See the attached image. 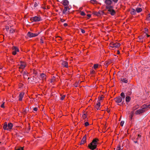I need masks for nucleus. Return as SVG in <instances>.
Wrapping results in <instances>:
<instances>
[{"label": "nucleus", "instance_id": "obj_1", "mask_svg": "<svg viewBox=\"0 0 150 150\" xmlns=\"http://www.w3.org/2000/svg\"><path fill=\"white\" fill-rule=\"evenodd\" d=\"M150 108V103L146 105H143L142 109L138 110L135 111V114L136 115L140 114L144 112L146 110V108Z\"/></svg>", "mask_w": 150, "mask_h": 150}, {"label": "nucleus", "instance_id": "obj_2", "mask_svg": "<svg viewBox=\"0 0 150 150\" xmlns=\"http://www.w3.org/2000/svg\"><path fill=\"white\" fill-rule=\"evenodd\" d=\"M98 140V139H94L92 142L88 145V147L92 150L96 149L97 147V143Z\"/></svg>", "mask_w": 150, "mask_h": 150}, {"label": "nucleus", "instance_id": "obj_3", "mask_svg": "<svg viewBox=\"0 0 150 150\" xmlns=\"http://www.w3.org/2000/svg\"><path fill=\"white\" fill-rule=\"evenodd\" d=\"M105 3L104 6H105L106 8H109L113 6H112L113 2L111 0H103Z\"/></svg>", "mask_w": 150, "mask_h": 150}, {"label": "nucleus", "instance_id": "obj_4", "mask_svg": "<svg viewBox=\"0 0 150 150\" xmlns=\"http://www.w3.org/2000/svg\"><path fill=\"white\" fill-rule=\"evenodd\" d=\"M113 6L109 8H106L108 10V13L110 14L111 16H114L116 13L115 11L113 9Z\"/></svg>", "mask_w": 150, "mask_h": 150}, {"label": "nucleus", "instance_id": "obj_5", "mask_svg": "<svg viewBox=\"0 0 150 150\" xmlns=\"http://www.w3.org/2000/svg\"><path fill=\"white\" fill-rule=\"evenodd\" d=\"M110 46L109 47V48L110 49H112V48L114 47H118L120 46V45L119 43H111L110 44Z\"/></svg>", "mask_w": 150, "mask_h": 150}, {"label": "nucleus", "instance_id": "obj_6", "mask_svg": "<svg viewBox=\"0 0 150 150\" xmlns=\"http://www.w3.org/2000/svg\"><path fill=\"white\" fill-rule=\"evenodd\" d=\"M31 20L32 22H38L42 20L41 17L40 16H35L31 18Z\"/></svg>", "mask_w": 150, "mask_h": 150}, {"label": "nucleus", "instance_id": "obj_7", "mask_svg": "<svg viewBox=\"0 0 150 150\" xmlns=\"http://www.w3.org/2000/svg\"><path fill=\"white\" fill-rule=\"evenodd\" d=\"M40 33V32L36 33H33L30 32H29L27 33V35L29 37L31 38L38 36Z\"/></svg>", "mask_w": 150, "mask_h": 150}, {"label": "nucleus", "instance_id": "obj_8", "mask_svg": "<svg viewBox=\"0 0 150 150\" xmlns=\"http://www.w3.org/2000/svg\"><path fill=\"white\" fill-rule=\"evenodd\" d=\"M70 8L68 6H65L62 11V13L65 14H67L69 12Z\"/></svg>", "mask_w": 150, "mask_h": 150}, {"label": "nucleus", "instance_id": "obj_9", "mask_svg": "<svg viewBox=\"0 0 150 150\" xmlns=\"http://www.w3.org/2000/svg\"><path fill=\"white\" fill-rule=\"evenodd\" d=\"M122 100H123L122 98L120 96L117 97L115 98V102L117 103H120Z\"/></svg>", "mask_w": 150, "mask_h": 150}, {"label": "nucleus", "instance_id": "obj_10", "mask_svg": "<svg viewBox=\"0 0 150 150\" xmlns=\"http://www.w3.org/2000/svg\"><path fill=\"white\" fill-rule=\"evenodd\" d=\"M104 14L103 11H100L98 12H94L93 13V14L96 15L98 16H100L101 15H103Z\"/></svg>", "mask_w": 150, "mask_h": 150}, {"label": "nucleus", "instance_id": "obj_11", "mask_svg": "<svg viewBox=\"0 0 150 150\" xmlns=\"http://www.w3.org/2000/svg\"><path fill=\"white\" fill-rule=\"evenodd\" d=\"M13 51L12 52V54L13 55H15L16 54L17 52H19V49H18L16 47H13Z\"/></svg>", "mask_w": 150, "mask_h": 150}, {"label": "nucleus", "instance_id": "obj_12", "mask_svg": "<svg viewBox=\"0 0 150 150\" xmlns=\"http://www.w3.org/2000/svg\"><path fill=\"white\" fill-rule=\"evenodd\" d=\"M63 5L65 6H68L69 4V2L67 0H64L62 1Z\"/></svg>", "mask_w": 150, "mask_h": 150}, {"label": "nucleus", "instance_id": "obj_13", "mask_svg": "<svg viewBox=\"0 0 150 150\" xmlns=\"http://www.w3.org/2000/svg\"><path fill=\"white\" fill-rule=\"evenodd\" d=\"M20 65V66L19 67L20 69H23L25 67V63L22 62H21Z\"/></svg>", "mask_w": 150, "mask_h": 150}, {"label": "nucleus", "instance_id": "obj_14", "mask_svg": "<svg viewBox=\"0 0 150 150\" xmlns=\"http://www.w3.org/2000/svg\"><path fill=\"white\" fill-rule=\"evenodd\" d=\"M8 125V131H10L11 129L12 128L13 125V124L11 122L8 123V124H7Z\"/></svg>", "mask_w": 150, "mask_h": 150}, {"label": "nucleus", "instance_id": "obj_15", "mask_svg": "<svg viewBox=\"0 0 150 150\" xmlns=\"http://www.w3.org/2000/svg\"><path fill=\"white\" fill-rule=\"evenodd\" d=\"M24 93L23 92L21 93L19 95V100L21 101L24 96Z\"/></svg>", "mask_w": 150, "mask_h": 150}, {"label": "nucleus", "instance_id": "obj_16", "mask_svg": "<svg viewBox=\"0 0 150 150\" xmlns=\"http://www.w3.org/2000/svg\"><path fill=\"white\" fill-rule=\"evenodd\" d=\"M62 64L64 67L67 68L68 67V63L67 62L64 61H62Z\"/></svg>", "mask_w": 150, "mask_h": 150}, {"label": "nucleus", "instance_id": "obj_17", "mask_svg": "<svg viewBox=\"0 0 150 150\" xmlns=\"http://www.w3.org/2000/svg\"><path fill=\"white\" fill-rule=\"evenodd\" d=\"M86 142V136H85L83 137L80 143V144H82Z\"/></svg>", "mask_w": 150, "mask_h": 150}, {"label": "nucleus", "instance_id": "obj_18", "mask_svg": "<svg viewBox=\"0 0 150 150\" xmlns=\"http://www.w3.org/2000/svg\"><path fill=\"white\" fill-rule=\"evenodd\" d=\"M8 128L7 123V122H5L4 123L3 126V129L4 130H7L8 131Z\"/></svg>", "mask_w": 150, "mask_h": 150}, {"label": "nucleus", "instance_id": "obj_19", "mask_svg": "<svg viewBox=\"0 0 150 150\" xmlns=\"http://www.w3.org/2000/svg\"><path fill=\"white\" fill-rule=\"evenodd\" d=\"M45 76L46 75L45 74L42 73L40 75V78L43 80H44L46 79Z\"/></svg>", "mask_w": 150, "mask_h": 150}, {"label": "nucleus", "instance_id": "obj_20", "mask_svg": "<svg viewBox=\"0 0 150 150\" xmlns=\"http://www.w3.org/2000/svg\"><path fill=\"white\" fill-rule=\"evenodd\" d=\"M121 81L122 82L127 83L128 82L127 80L125 78H121Z\"/></svg>", "mask_w": 150, "mask_h": 150}, {"label": "nucleus", "instance_id": "obj_21", "mask_svg": "<svg viewBox=\"0 0 150 150\" xmlns=\"http://www.w3.org/2000/svg\"><path fill=\"white\" fill-rule=\"evenodd\" d=\"M100 106V102H98V103L96 104V105L95 107L98 110Z\"/></svg>", "mask_w": 150, "mask_h": 150}, {"label": "nucleus", "instance_id": "obj_22", "mask_svg": "<svg viewBox=\"0 0 150 150\" xmlns=\"http://www.w3.org/2000/svg\"><path fill=\"white\" fill-rule=\"evenodd\" d=\"M144 36H141L138 37V38L139 40V41L141 42H143V39Z\"/></svg>", "mask_w": 150, "mask_h": 150}, {"label": "nucleus", "instance_id": "obj_23", "mask_svg": "<svg viewBox=\"0 0 150 150\" xmlns=\"http://www.w3.org/2000/svg\"><path fill=\"white\" fill-rule=\"evenodd\" d=\"M131 99V98L129 96L126 97L125 98L126 101L127 102H129Z\"/></svg>", "mask_w": 150, "mask_h": 150}, {"label": "nucleus", "instance_id": "obj_24", "mask_svg": "<svg viewBox=\"0 0 150 150\" xmlns=\"http://www.w3.org/2000/svg\"><path fill=\"white\" fill-rule=\"evenodd\" d=\"M136 11L134 9H132L130 13L132 15H135L136 13Z\"/></svg>", "mask_w": 150, "mask_h": 150}, {"label": "nucleus", "instance_id": "obj_25", "mask_svg": "<svg viewBox=\"0 0 150 150\" xmlns=\"http://www.w3.org/2000/svg\"><path fill=\"white\" fill-rule=\"evenodd\" d=\"M142 10V9L141 8H137L136 9V11L137 13L141 12Z\"/></svg>", "mask_w": 150, "mask_h": 150}, {"label": "nucleus", "instance_id": "obj_26", "mask_svg": "<svg viewBox=\"0 0 150 150\" xmlns=\"http://www.w3.org/2000/svg\"><path fill=\"white\" fill-rule=\"evenodd\" d=\"M120 96H121V97H122V98L123 100H124L125 97V94L124 93L122 92L120 94Z\"/></svg>", "mask_w": 150, "mask_h": 150}, {"label": "nucleus", "instance_id": "obj_27", "mask_svg": "<svg viewBox=\"0 0 150 150\" xmlns=\"http://www.w3.org/2000/svg\"><path fill=\"white\" fill-rule=\"evenodd\" d=\"M82 117L84 119H85L86 118V114L83 113L82 115Z\"/></svg>", "mask_w": 150, "mask_h": 150}, {"label": "nucleus", "instance_id": "obj_28", "mask_svg": "<svg viewBox=\"0 0 150 150\" xmlns=\"http://www.w3.org/2000/svg\"><path fill=\"white\" fill-rule=\"evenodd\" d=\"M15 32V30L13 28H11L10 30V33H13Z\"/></svg>", "mask_w": 150, "mask_h": 150}, {"label": "nucleus", "instance_id": "obj_29", "mask_svg": "<svg viewBox=\"0 0 150 150\" xmlns=\"http://www.w3.org/2000/svg\"><path fill=\"white\" fill-rule=\"evenodd\" d=\"M98 64H94L93 66V68L95 69H96L98 67Z\"/></svg>", "mask_w": 150, "mask_h": 150}, {"label": "nucleus", "instance_id": "obj_30", "mask_svg": "<svg viewBox=\"0 0 150 150\" xmlns=\"http://www.w3.org/2000/svg\"><path fill=\"white\" fill-rule=\"evenodd\" d=\"M90 1L91 3L93 4H94L96 2V0H91Z\"/></svg>", "mask_w": 150, "mask_h": 150}, {"label": "nucleus", "instance_id": "obj_31", "mask_svg": "<svg viewBox=\"0 0 150 150\" xmlns=\"http://www.w3.org/2000/svg\"><path fill=\"white\" fill-rule=\"evenodd\" d=\"M146 19L147 20L149 21L150 20V14H149L147 17Z\"/></svg>", "mask_w": 150, "mask_h": 150}, {"label": "nucleus", "instance_id": "obj_32", "mask_svg": "<svg viewBox=\"0 0 150 150\" xmlns=\"http://www.w3.org/2000/svg\"><path fill=\"white\" fill-rule=\"evenodd\" d=\"M103 97L102 96H101V97H99L98 98L99 100L98 101V102H100V101L101 100H102L103 99Z\"/></svg>", "mask_w": 150, "mask_h": 150}, {"label": "nucleus", "instance_id": "obj_33", "mask_svg": "<svg viewBox=\"0 0 150 150\" xmlns=\"http://www.w3.org/2000/svg\"><path fill=\"white\" fill-rule=\"evenodd\" d=\"M65 97V95L62 96H61V100H63L64 99Z\"/></svg>", "mask_w": 150, "mask_h": 150}, {"label": "nucleus", "instance_id": "obj_34", "mask_svg": "<svg viewBox=\"0 0 150 150\" xmlns=\"http://www.w3.org/2000/svg\"><path fill=\"white\" fill-rule=\"evenodd\" d=\"M81 16H84L85 15V13L84 12L82 11L81 13Z\"/></svg>", "mask_w": 150, "mask_h": 150}, {"label": "nucleus", "instance_id": "obj_35", "mask_svg": "<svg viewBox=\"0 0 150 150\" xmlns=\"http://www.w3.org/2000/svg\"><path fill=\"white\" fill-rule=\"evenodd\" d=\"M124 123V121H121L120 122V125L122 126H123Z\"/></svg>", "mask_w": 150, "mask_h": 150}, {"label": "nucleus", "instance_id": "obj_36", "mask_svg": "<svg viewBox=\"0 0 150 150\" xmlns=\"http://www.w3.org/2000/svg\"><path fill=\"white\" fill-rule=\"evenodd\" d=\"M89 125V123L88 122H86L85 123V125L86 127L88 126Z\"/></svg>", "mask_w": 150, "mask_h": 150}, {"label": "nucleus", "instance_id": "obj_37", "mask_svg": "<svg viewBox=\"0 0 150 150\" xmlns=\"http://www.w3.org/2000/svg\"><path fill=\"white\" fill-rule=\"evenodd\" d=\"M139 107V105H136V106H135V107H134V109H136L137 108H138Z\"/></svg>", "mask_w": 150, "mask_h": 150}, {"label": "nucleus", "instance_id": "obj_38", "mask_svg": "<svg viewBox=\"0 0 150 150\" xmlns=\"http://www.w3.org/2000/svg\"><path fill=\"white\" fill-rule=\"evenodd\" d=\"M133 116V114H131V115H130V116H129L130 119L131 120L132 119Z\"/></svg>", "mask_w": 150, "mask_h": 150}, {"label": "nucleus", "instance_id": "obj_39", "mask_svg": "<svg viewBox=\"0 0 150 150\" xmlns=\"http://www.w3.org/2000/svg\"><path fill=\"white\" fill-rule=\"evenodd\" d=\"M23 76L24 77H26V76H27V74H26V72L25 71H24V72H23Z\"/></svg>", "mask_w": 150, "mask_h": 150}, {"label": "nucleus", "instance_id": "obj_40", "mask_svg": "<svg viewBox=\"0 0 150 150\" xmlns=\"http://www.w3.org/2000/svg\"><path fill=\"white\" fill-rule=\"evenodd\" d=\"M4 102H3V103H2V104L1 105V107L2 108H4Z\"/></svg>", "mask_w": 150, "mask_h": 150}, {"label": "nucleus", "instance_id": "obj_41", "mask_svg": "<svg viewBox=\"0 0 150 150\" xmlns=\"http://www.w3.org/2000/svg\"><path fill=\"white\" fill-rule=\"evenodd\" d=\"M81 32L82 33H85V31L84 30H83L82 29H81Z\"/></svg>", "mask_w": 150, "mask_h": 150}, {"label": "nucleus", "instance_id": "obj_42", "mask_svg": "<svg viewBox=\"0 0 150 150\" xmlns=\"http://www.w3.org/2000/svg\"><path fill=\"white\" fill-rule=\"evenodd\" d=\"M33 110L35 111H37L38 110V108H37L35 107L33 108Z\"/></svg>", "mask_w": 150, "mask_h": 150}, {"label": "nucleus", "instance_id": "obj_43", "mask_svg": "<svg viewBox=\"0 0 150 150\" xmlns=\"http://www.w3.org/2000/svg\"><path fill=\"white\" fill-rule=\"evenodd\" d=\"M9 28V27L8 26H6V30L7 31H8Z\"/></svg>", "mask_w": 150, "mask_h": 150}, {"label": "nucleus", "instance_id": "obj_44", "mask_svg": "<svg viewBox=\"0 0 150 150\" xmlns=\"http://www.w3.org/2000/svg\"><path fill=\"white\" fill-rule=\"evenodd\" d=\"M120 146H118L117 148V150H120Z\"/></svg>", "mask_w": 150, "mask_h": 150}, {"label": "nucleus", "instance_id": "obj_45", "mask_svg": "<svg viewBox=\"0 0 150 150\" xmlns=\"http://www.w3.org/2000/svg\"><path fill=\"white\" fill-rule=\"evenodd\" d=\"M60 21L61 22H63L65 21V20L64 19H61Z\"/></svg>", "mask_w": 150, "mask_h": 150}, {"label": "nucleus", "instance_id": "obj_46", "mask_svg": "<svg viewBox=\"0 0 150 150\" xmlns=\"http://www.w3.org/2000/svg\"><path fill=\"white\" fill-rule=\"evenodd\" d=\"M114 3H115L117 2L118 0H112Z\"/></svg>", "mask_w": 150, "mask_h": 150}, {"label": "nucleus", "instance_id": "obj_47", "mask_svg": "<svg viewBox=\"0 0 150 150\" xmlns=\"http://www.w3.org/2000/svg\"><path fill=\"white\" fill-rule=\"evenodd\" d=\"M40 42L42 43H44L43 41L42 40V38H41L40 39Z\"/></svg>", "mask_w": 150, "mask_h": 150}, {"label": "nucleus", "instance_id": "obj_48", "mask_svg": "<svg viewBox=\"0 0 150 150\" xmlns=\"http://www.w3.org/2000/svg\"><path fill=\"white\" fill-rule=\"evenodd\" d=\"M141 137V135H140L139 134L138 135V137L137 138V139H138L139 138Z\"/></svg>", "mask_w": 150, "mask_h": 150}, {"label": "nucleus", "instance_id": "obj_49", "mask_svg": "<svg viewBox=\"0 0 150 150\" xmlns=\"http://www.w3.org/2000/svg\"><path fill=\"white\" fill-rule=\"evenodd\" d=\"M64 26L65 27H66L67 26V24L66 23H64Z\"/></svg>", "mask_w": 150, "mask_h": 150}, {"label": "nucleus", "instance_id": "obj_50", "mask_svg": "<svg viewBox=\"0 0 150 150\" xmlns=\"http://www.w3.org/2000/svg\"><path fill=\"white\" fill-rule=\"evenodd\" d=\"M17 150H23V149L22 148H21L17 149Z\"/></svg>", "mask_w": 150, "mask_h": 150}, {"label": "nucleus", "instance_id": "obj_51", "mask_svg": "<svg viewBox=\"0 0 150 150\" xmlns=\"http://www.w3.org/2000/svg\"><path fill=\"white\" fill-rule=\"evenodd\" d=\"M87 16H88L89 18H90L91 17V14H88L87 15Z\"/></svg>", "mask_w": 150, "mask_h": 150}, {"label": "nucleus", "instance_id": "obj_52", "mask_svg": "<svg viewBox=\"0 0 150 150\" xmlns=\"http://www.w3.org/2000/svg\"><path fill=\"white\" fill-rule=\"evenodd\" d=\"M105 64L107 66L108 65V62H105Z\"/></svg>", "mask_w": 150, "mask_h": 150}, {"label": "nucleus", "instance_id": "obj_53", "mask_svg": "<svg viewBox=\"0 0 150 150\" xmlns=\"http://www.w3.org/2000/svg\"><path fill=\"white\" fill-rule=\"evenodd\" d=\"M120 53V51H117V54H119Z\"/></svg>", "mask_w": 150, "mask_h": 150}, {"label": "nucleus", "instance_id": "obj_54", "mask_svg": "<svg viewBox=\"0 0 150 150\" xmlns=\"http://www.w3.org/2000/svg\"><path fill=\"white\" fill-rule=\"evenodd\" d=\"M146 35H147V37H149L150 36V35H147V34H146Z\"/></svg>", "mask_w": 150, "mask_h": 150}, {"label": "nucleus", "instance_id": "obj_55", "mask_svg": "<svg viewBox=\"0 0 150 150\" xmlns=\"http://www.w3.org/2000/svg\"><path fill=\"white\" fill-rule=\"evenodd\" d=\"M95 72V71H93L92 72H91V73H94Z\"/></svg>", "mask_w": 150, "mask_h": 150}, {"label": "nucleus", "instance_id": "obj_56", "mask_svg": "<svg viewBox=\"0 0 150 150\" xmlns=\"http://www.w3.org/2000/svg\"><path fill=\"white\" fill-rule=\"evenodd\" d=\"M134 142H135V143H136L137 142V141H134Z\"/></svg>", "mask_w": 150, "mask_h": 150}, {"label": "nucleus", "instance_id": "obj_57", "mask_svg": "<svg viewBox=\"0 0 150 150\" xmlns=\"http://www.w3.org/2000/svg\"><path fill=\"white\" fill-rule=\"evenodd\" d=\"M145 29L146 30H147V29L146 28Z\"/></svg>", "mask_w": 150, "mask_h": 150}, {"label": "nucleus", "instance_id": "obj_58", "mask_svg": "<svg viewBox=\"0 0 150 150\" xmlns=\"http://www.w3.org/2000/svg\"><path fill=\"white\" fill-rule=\"evenodd\" d=\"M145 29L146 30H147V29L146 28Z\"/></svg>", "mask_w": 150, "mask_h": 150}, {"label": "nucleus", "instance_id": "obj_59", "mask_svg": "<svg viewBox=\"0 0 150 150\" xmlns=\"http://www.w3.org/2000/svg\"><path fill=\"white\" fill-rule=\"evenodd\" d=\"M149 48H150V46H149Z\"/></svg>", "mask_w": 150, "mask_h": 150}, {"label": "nucleus", "instance_id": "obj_60", "mask_svg": "<svg viewBox=\"0 0 150 150\" xmlns=\"http://www.w3.org/2000/svg\"><path fill=\"white\" fill-rule=\"evenodd\" d=\"M1 69V68H0V69Z\"/></svg>", "mask_w": 150, "mask_h": 150}]
</instances>
